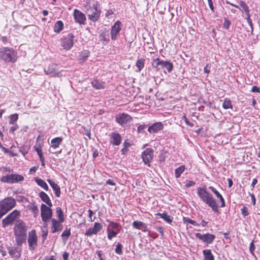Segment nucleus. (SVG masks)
Listing matches in <instances>:
<instances>
[{"instance_id": "nucleus-1", "label": "nucleus", "mask_w": 260, "mask_h": 260, "mask_svg": "<svg viewBox=\"0 0 260 260\" xmlns=\"http://www.w3.org/2000/svg\"><path fill=\"white\" fill-rule=\"evenodd\" d=\"M83 7L89 20L95 22L99 19L101 11L98 2L93 1L91 4L90 1L89 3L86 2Z\"/></svg>"}, {"instance_id": "nucleus-2", "label": "nucleus", "mask_w": 260, "mask_h": 260, "mask_svg": "<svg viewBox=\"0 0 260 260\" xmlns=\"http://www.w3.org/2000/svg\"><path fill=\"white\" fill-rule=\"evenodd\" d=\"M197 193L200 199L207 204L215 212H218V206L216 200L205 187H199L197 189Z\"/></svg>"}, {"instance_id": "nucleus-3", "label": "nucleus", "mask_w": 260, "mask_h": 260, "mask_svg": "<svg viewBox=\"0 0 260 260\" xmlns=\"http://www.w3.org/2000/svg\"><path fill=\"white\" fill-rule=\"evenodd\" d=\"M27 228L23 221H18L14 226V233L17 245L21 246L25 242L27 238Z\"/></svg>"}, {"instance_id": "nucleus-4", "label": "nucleus", "mask_w": 260, "mask_h": 260, "mask_svg": "<svg viewBox=\"0 0 260 260\" xmlns=\"http://www.w3.org/2000/svg\"><path fill=\"white\" fill-rule=\"evenodd\" d=\"M0 59L6 62L14 63L17 59V52L13 48H0Z\"/></svg>"}, {"instance_id": "nucleus-5", "label": "nucleus", "mask_w": 260, "mask_h": 260, "mask_svg": "<svg viewBox=\"0 0 260 260\" xmlns=\"http://www.w3.org/2000/svg\"><path fill=\"white\" fill-rule=\"evenodd\" d=\"M16 201L12 197H8L0 202V218L16 205Z\"/></svg>"}, {"instance_id": "nucleus-6", "label": "nucleus", "mask_w": 260, "mask_h": 260, "mask_svg": "<svg viewBox=\"0 0 260 260\" xmlns=\"http://www.w3.org/2000/svg\"><path fill=\"white\" fill-rule=\"evenodd\" d=\"M44 71L46 75L51 77L61 78L66 75L65 74H63V71H58V65L54 63L50 64L47 69H44Z\"/></svg>"}, {"instance_id": "nucleus-7", "label": "nucleus", "mask_w": 260, "mask_h": 260, "mask_svg": "<svg viewBox=\"0 0 260 260\" xmlns=\"http://www.w3.org/2000/svg\"><path fill=\"white\" fill-rule=\"evenodd\" d=\"M20 212L17 210L13 211L2 220V224L3 228L12 224L19 217Z\"/></svg>"}, {"instance_id": "nucleus-8", "label": "nucleus", "mask_w": 260, "mask_h": 260, "mask_svg": "<svg viewBox=\"0 0 260 260\" xmlns=\"http://www.w3.org/2000/svg\"><path fill=\"white\" fill-rule=\"evenodd\" d=\"M24 177L22 175L17 174H12L3 176L1 179V181L7 183H16L18 182L22 181Z\"/></svg>"}, {"instance_id": "nucleus-9", "label": "nucleus", "mask_w": 260, "mask_h": 260, "mask_svg": "<svg viewBox=\"0 0 260 260\" xmlns=\"http://www.w3.org/2000/svg\"><path fill=\"white\" fill-rule=\"evenodd\" d=\"M27 242L30 250H34L37 246L38 237L36 231L32 230L28 233Z\"/></svg>"}, {"instance_id": "nucleus-10", "label": "nucleus", "mask_w": 260, "mask_h": 260, "mask_svg": "<svg viewBox=\"0 0 260 260\" xmlns=\"http://www.w3.org/2000/svg\"><path fill=\"white\" fill-rule=\"evenodd\" d=\"M115 120L121 126L125 127L132 120V117L127 114L119 113L116 115Z\"/></svg>"}, {"instance_id": "nucleus-11", "label": "nucleus", "mask_w": 260, "mask_h": 260, "mask_svg": "<svg viewBox=\"0 0 260 260\" xmlns=\"http://www.w3.org/2000/svg\"><path fill=\"white\" fill-rule=\"evenodd\" d=\"M74 37L72 34L64 36L61 40V45L66 50H70L74 45Z\"/></svg>"}, {"instance_id": "nucleus-12", "label": "nucleus", "mask_w": 260, "mask_h": 260, "mask_svg": "<svg viewBox=\"0 0 260 260\" xmlns=\"http://www.w3.org/2000/svg\"><path fill=\"white\" fill-rule=\"evenodd\" d=\"M51 207L47 206L44 204L41 205V215L42 220H51V219H52L53 213Z\"/></svg>"}, {"instance_id": "nucleus-13", "label": "nucleus", "mask_w": 260, "mask_h": 260, "mask_svg": "<svg viewBox=\"0 0 260 260\" xmlns=\"http://www.w3.org/2000/svg\"><path fill=\"white\" fill-rule=\"evenodd\" d=\"M153 150L151 148H147L141 154V158L144 163L148 166H150V163L153 157Z\"/></svg>"}, {"instance_id": "nucleus-14", "label": "nucleus", "mask_w": 260, "mask_h": 260, "mask_svg": "<svg viewBox=\"0 0 260 260\" xmlns=\"http://www.w3.org/2000/svg\"><path fill=\"white\" fill-rule=\"evenodd\" d=\"M195 235L197 238L207 244H211L215 238V235L209 233L201 234V233H196Z\"/></svg>"}, {"instance_id": "nucleus-15", "label": "nucleus", "mask_w": 260, "mask_h": 260, "mask_svg": "<svg viewBox=\"0 0 260 260\" xmlns=\"http://www.w3.org/2000/svg\"><path fill=\"white\" fill-rule=\"evenodd\" d=\"M103 229V225L101 223L95 222L93 227L89 228L85 235L88 237H91L93 235H96Z\"/></svg>"}, {"instance_id": "nucleus-16", "label": "nucleus", "mask_w": 260, "mask_h": 260, "mask_svg": "<svg viewBox=\"0 0 260 260\" xmlns=\"http://www.w3.org/2000/svg\"><path fill=\"white\" fill-rule=\"evenodd\" d=\"M74 17L76 22L81 25L85 24L86 21V16L84 13L80 11L75 9L74 11Z\"/></svg>"}, {"instance_id": "nucleus-17", "label": "nucleus", "mask_w": 260, "mask_h": 260, "mask_svg": "<svg viewBox=\"0 0 260 260\" xmlns=\"http://www.w3.org/2000/svg\"><path fill=\"white\" fill-rule=\"evenodd\" d=\"M121 23L119 21H117L112 26L111 30V36L112 40H115L117 39V36L121 29Z\"/></svg>"}, {"instance_id": "nucleus-18", "label": "nucleus", "mask_w": 260, "mask_h": 260, "mask_svg": "<svg viewBox=\"0 0 260 260\" xmlns=\"http://www.w3.org/2000/svg\"><path fill=\"white\" fill-rule=\"evenodd\" d=\"M51 232L55 233L57 232L61 231L62 230V222L59 220H57L55 218H52L51 220Z\"/></svg>"}, {"instance_id": "nucleus-19", "label": "nucleus", "mask_w": 260, "mask_h": 260, "mask_svg": "<svg viewBox=\"0 0 260 260\" xmlns=\"http://www.w3.org/2000/svg\"><path fill=\"white\" fill-rule=\"evenodd\" d=\"M110 142L113 145L118 146L121 142V137L118 133L113 132L110 135Z\"/></svg>"}, {"instance_id": "nucleus-20", "label": "nucleus", "mask_w": 260, "mask_h": 260, "mask_svg": "<svg viewBox=\"0 0 260 260\" xmlns=\"http://www.w3.org/2000/svg\"><path fill=\"white\" fill-rule=\"evenodd\" d=\"M167 61H168L161 60L159 58H157L153 60L152 66L153 68L156 69L157 71H159L160 69L165 68Z\"/></svg>"}, {"instance_id": "nucleus-21", "label": "nucleus", "mask_w": 260, "mask_h": 260, "mask_svg": "<svg viewBox=\"0 0 260 260\" xmlns=\"http://www.w3.org/2000/svg\"><path fill=\"white\" fill-rule=\"evenodd\" d=\"M9 253L15 259L19 258L21 256V249L18 247H12L8 248Z\"/></svg>"}, {"instance_id": "nucleus-22", "label": "nucleus", "mask_w": 260, "mask_h": 260, "mask_svg": "<svg viewBox=\"0 0 260 260\" xmlns=\"http://www.w3.org/2000/svg\"><path fill=\"white\" fill-rule=\"evenodd\" d=\"M164 128V125L161 122H157L153 123L149 126L148 128V131L150 133H156L159 131H161Z\"/></svg>"}, {"instance_id": "nucleus-23", "label": "nucleus", "mask_w": 260, "mask_h": 260, "mask_svg": "<svg viewBox=\"0 0 260 260\" xmlns=\"http://www.w3.org/2000/svg\"><path fill=\"white\" fill-rule=\"evenodd\" d=\"M39 197L41 199V200L45 202L48 206L50 207L52 206V202L47 193H46L44 191H41L39 193Z\"/></svg>"}, {"instance_id": "nucleus-24", "label": "nucleus", "mask_w": 260, "mask_h": 260, "mask_svg": "<svg viewBox=\"0 0 260 260\" xmlns=\"http://www.w3.org/2000/svg\"><path fill=\"white\" fill-rule=\"evenodd\" d=\"M93 87L96 89H103L105 87V83L99 80L94 79L91 82Z\"/></svg>"}, {"instance_id": "nucleus-25", "label": "nucleus", "mask_w": 260, "mask_h": 260, "mask_svg": "<svg viewBox=\"0 0 260 260\" xmlns=\"http://www.w3.org/2000/svg\"><path fill=\"white\" fill-rule=\"evenodd\" d=\"M62 142V138L61 137H56L53 138L51 141V147L53 149L57 148Z\"/></svg>"}, {"instance_id": "nucleus-26", "label": "nucleus", "mask_w": 260, "mask_h": 260, "mask_svg": "<svg viewBox=\"0 0 260 260\" xmlns=\"http://www.w3.org/2000/svg\"><path fill=\"white\" fill-rule=\"evenodd\" d=\"M156 215L159 216L160 218H162L165 221L168 223H171L173 220V217L170 215H168L167 213L164 212V213H158L155 214Z\"/></svg>"}, {"instance_id": "nucleus-27", "label": "nucleus", "mask_w": 260, "mask_h": 260, "mask_svg": "<svg viewBox=\"0 0 260 260\" xmlns=\"http://www.w3.org/2000/svg\"><path fill=\"white\" fill-rule=\"evenodd\" d=\"M89 54L90 52L88 50H85L81 51L79 55V60L82 62L85 61Z\"/></svg>"}, {"instance_id": "nucleus-28", "label": "nucleus", "mask_w": 260, "mask_h": 260, "mask_svg": "<svg viewBox=\"0 0 260 260\" xmlns=\"http://www.w3.org/2000/svg\"><path fill=\"white\" fill-rule=\"evenodd\" d=\"M203 253L204 257V260H214V257L212 254L210 249H205L203 251Z\"/></svg>"}, {"instance_id": "nucleus-29", "label": "nucleus", "mask_w": 260, "mask_h": 260, "mask_svg": "<svg viewBox=\"0 0 260 260\" xmlns=\"http://www.w3.org/2000/svg\"><path fill=\"white\" fill-rule=\"evenodd\" d=\"M35 180L37 184L43 188L44 190L47 191L49 189L48 185L43 179L39 178H36Z\"/></svg>"}, {"instance_id": "nucleus-30", "label": "nucleus", "mask_w": 260, "mask_h": 260, "mask_svg": "<svg viewBox=\"0 0 260 260\" xmlns=\"http://www.w3.org/2000/svg\"><path fill=\"white\" fill-rule=\"evenodd\" d=\"M107 221L109 222V225L107 228H109V229H111V230L119 232L120 226L118 223L108 220H107Z\"/></svg>"}, {"instance_id": "nucleus-31", "label": "nucleus", "mask_w": 260, "mask_h": 260, "mask_svg": "<svg viewBox=\"0 0 260 260\" xmlns=\"http://www.w3.org/2000/svg\"><path fill=\"white\" fill-rule=\"evenodd\" d=\"M63 28V24L61 21H57L54 24V31L55 32H59Z\"/></svg>"}, {"instance_id": "nucleus-32", "label": "nucleus", "mask_w": 260, "mask_h": 260, "mask_svg": "<svg viewBox=\"0 0 260 260\" xmlns=\"http://www.w3.org/2000/svg\"><path fill=\"white\" fill-rule=\"evenodd\" d=\"M132 225L134 229L138 230H141L143 228H145V223L139 220L134 221Z\"/></svg>"}, {"instance_id": "nucleus-33", "label": "nucleus", "mask_w": 260, "mask_h": 260, "mask_svg": "<svg viewBox=\"0 0 260 260\" xmlns=\"http://www.w3.org/2000/svg\"><path fill=\"white\" fill-rule=\"evenodd\" d=\"M144 62L145 59L143 58L139 59L137 61L136 66L137 68V70L136 71L137 72H140L144 68Z\"/></svg>"}, {"instance_id": "nucleus-34", "label": "nucleus", "mask_w": 260, "mask_h": 260, "mask_svg": "<svg viewBox=\"0 0 260 260\" xmlns=\"http://www.w3.org/2000/svg\"><path fill=\"white\" fill-rule=\"evenodd\" d=\"M185 167L184 165L181 166L175 170V177L178 178L180 177L181 174L184 171Z\"/></svg>"}, {"instance_id": "nucleus-35", "label": "nucleus", "mask_w": 260, "mask_h": 260, "mask_svg": "<svg viewBox=\"0 0 260 260\" xmlns=\"http://www.w3.org/2000/svg\"><path fill=\"white\" fill-rule=\"evenodd\" d=\"M56 213L57 217L58 218V220L61 221H64V218L63 212L62 211L60 207H57L56 208Z\"/></svg>"}, {"instance_id": "nucleus-36", "label": "nucleus", "mask_w": 260, "mask_h": 260, "mask_svg": "<svg viewBox=\"0 0 260 260\" xmlns=\"http://www.w3.org/2000/svg\"><path fill=\"white\" fill-rule=\"evenodd\" d=\"M107 237L109 240H111L113 238L117 236L118 233L119 232L118 231L111 230V229H109V228H107Z\"/></svg>"}, {"instance_id": "nucleus-37", "label": "nucleus", "mask_w": 260, "mask_h": 260, "mask_svg": "<svg viewBox=\"0 0 260 260\" xmlns=\"http://www.w3.org/2000/svg\"><path fill=\"white\" fill-rule=\"evenodd\" d=\"M183 222L184 223L186 224H187L188 223H190L194 226H200V224L198 223L196 221L193 220L188 217H184L183 218Z\"/></svg>"}, {"instance_id": "nucleus-38", "label": "nucleus", "mask_w": 260, "mask_h": 260, "mask_svg": "<svg viewBox=\"0 0 260 260\" xmlns=\"http://www.w3.org/2000/svg\"><path fill=\"white\" fill-rule=\"evenodd\" d=\"M222 107L224 109H232L233 106L231 100L228 99H225L222 104Z\"/></svg>"}, {"instance_id": "nucleus-39", "label": "nucleus", "mask_w": 260, "mask_h": 260, "mask_svg": "<svg viewBox=\"0 0 260 260\" xmlns=\"http://www.w3.org/2000/svg\"><path fill=\"white\" fill-rule=\"evenodd\" d=\"M71 235V230L70 229H66L61 234L62 240L66 241Z\"/></svg>"}, {"instance_id": "nucleus-40", "label": "nucleus", "mask_w": 260, "mask_h": 260, "mask_svg": "<svg viewBox=\"0 0 260 260\" xmlns=\"http://www.w3.org/2000/svg\"><path fill=\"white\" fill-rule=\"evenodd\" d=\"M31 212L33 213L35 217H36L39 214V209L35 204L32 205L30 208Z\"/></svg>"}, {"instance_id": "nucleus-41", "label": "nucleus", "mask_w": 260, "mask_h": 260, "mask_svg": "<svg viewBox=\"0 0 260 260\" xmlns=\"http://www.w3.org/2000/svg\"><path fill=\"white\" fill-rule=\"evenodd\" d=\"M18 115L16 113L11 115L10 117L9 124H14V123L18 120Z\"/></svg>"}, {"instance_id": "nucleus-42", "label": "nucleus", "mask_w": 260, "mask_h": 260, "mask_svg": "<svg viewBox=\"0 0 260 260\" xmlns=\"http://www.w3.org/2000/svg\"><path fill=\"white\" fill-rule=\"evenodd\" d=\"M240 6L243 9V11H244V12H245L246 16L250 15L249 8L245 3L242 2L240 4Z\"/></svg>"}, {"instance_id": "nucleus-43", "label": "nucleus", "mask_w": 260, "mask_h": 260, "mask_svg": "<svg viewBox=\"0 0 260 260\" xmlns=\"http://www.w3.org/2000/svg\"><path fill=\"white\" fill-rule=\"evenodd\" d=\"M54 193L57 197H59L60 195V187L56 184L54 187H52Z\"/></svg>"}, {"instance_id": "nucleus-44", "label": "nucleus", "mask_w": 260, "mask_h": 260, "mask_svg": "<svg viewBox=\"0 0 260 260\" xmlns=\"http://www.w3.org/2000/svg\"><path fill=\"white\" fill-rule=\"evenodd\" d=\"M165 68L167 70L168 72H171L173 69V65L172 62L168 61Z\"/></svg>"}, {"instance_id": "nucleus-45", "label": "nucleus", "mask_w": 260, "mask_h": 260, "mask_svg": "<svg viewBox=\"0 0 260 260\" xmlns=\"http://www.w3.org/2000/svg\"><path fill=\"white\" fill-rule=\"evenodd\" d=\"M122 245L121 244H120L119 243H118L116 245V247L115 249V252L119 255L121 254L122 253Z\"/></svg>"}, {"instance_id": "nucleus-46", "label": "nucleus", "mask_w": 260, "mask_h": 260, "mask_svg": "<svg viewBox=\"0 0 260 260\" xmlns=\"http://www.w3.org/2000/svg\"><path fill=\"white\" fill-rule=\"evenodd\" d=\"M88 212L89 213V214H88L89 221H90L91 222H93L95 219V217L93 216V212L91 210L89 209L88 210Z\"/></svg>"}, {"instance_id": "nucleus-47", "label": "nucleus", "mask_w": 260, "mask_h": 260, "mask_svg": "<svg viewBox=\"0 0 260 260\" xmlns=\"http://www.w3.org/2000/svg\"><path fill=\"white\" fill-rule=\"evenodd\" d=\"M185 186L186 187H190L191 186H193L195 185L196 183L195 182L191 181V180H186L184 182Z\"/></svg>"}, {"instance_id": "nucleus-48", "label": "nucleus", "mask_w": 260, "mask_h": 260, "mask_svg": "<svg viewBox=\"0 0 260 260\" xmlns=\"http://www.w3.org/2000/svg\"><path fill=\"white\" fill-rule=\"evenodd\" d=\"M230 24L231 21L229 19L224 18V23L223 24V27L224 28L228 29L229 28Z\"/></svg>"}, {"instance_id": "nucleus-49", "label": "nucleus", "mask_w": 260, "mask_h": 260, "mask_svg": "<svg viewBox=\"0 0 260 260\" xmlns=\"http://www.w3.org/2000/svg\"><path fill=\"white\" fill-rule=\"evenodd\" d=\"M254 240H253L251 243L250 244V246H249V250H250V252L252 254V255H254V250H255V245L254 244Z\"/></svg>"}, {"instance_id": "nucleus-50", "label": "nucleus", "mask_w": 260, "mask_h": 260, "mask_svg": "<svg viewBox=\"0 0 260 260\" xmlns=\"http://www.w3.org/2000/svg\"><path fill=\"white\" fill-rule=\"evenodd\" d=\"M246 19L249 25L250 26L251 32H252L253 31V25H252V20L250 19V15L246 16Z\"/></svg>"}, {"instance_id": "nucleus-51", "label": "nucleus", "mask_w": 260, "mask_h": 260, "mask_svg": "<svg viewBox=\"0 0 260 260\" xmlns=\"http://www.w3.org/2000/svg\"><path fill=\"white\" fill-rule=\"evenodd\" d=\"M246 19L249 25L250 26L251 32H252L253 31V25H252V20L250 19V15L246 16Z\"/></svg>"}, {"instance_id": "nucleus-52", "label": "nucleus", "mask_w": 260, "mask_h": 260, "mask_svg": "<svg viewBox=\"0 0 260 260\" xmlns=\"http://www.w3.org/2000/svg\"><path fill=\"white\" fill-rule=\"evenodd\" d=\"M18 125L17 124H15L10 128L9 132L10 133L14 134V132L18 129Z\"/></svg>"}, {"instance_id": "nucleus-53", "label": "nucleus", "mask_w": 260, "mask_h": 260, "mask_svg": "<svg viewBox=\"0 0 260 260\" xmlns=\"http://www.w3.org/2000/svg\"><path fill=\"white\" fill-rule=\"evenodd\" d=\"M241 212H242V215L244 216V217H246V216H247L249 214L248 212V209L246 207L244 206L243 207L242 209H241Z\"/></svg>"}, {"instance_id": "nucleus-54", "label": "nucleus", "mask_w": 260, "mask_h": 260, "mask_svg": "<svg viewBox=\"0 0 260 260\" xmlns=\"http://www.w3.org/2000/svg\"><path fill=\"white\" fill-rule=\"evenodd\" d=\"M42 144H41V143H38V144H37L34 148H35V150L36 151H37V152H40L41 151H42Z\"/></svg>"}, {"instance_id": "nucleus-55", "label": "nucleus", "mask_w": 260, "mask_h": 260, "mask_svg": "<svg viewBox=\"0 0 260 260\" xmlns=\"http://www.w3.org/2000/svg\"><path fill=\"white\" fill-rule=\"evenodd\" d=\"M156 230L160 234L161 237L164 236V229L162 227L159 226L156 228Z\"/></svg>"}, {"instance_id": "nucleus-56", "label": "nucleus", "mask_w": 260, "mask_h": 260, "mask_svg": "<svg viewBox=\"0 0 260 260\" xmlns=\"http://www.w3.org/2000/svg\"><path fill=\"white\" fill-rule=\"evenodd\" d=\"M208 5H209V6L211 10L212 11V12H214V7H213V4L212 0H208Z\"/></svg>"}, {"instance_id": "nucleus-57", "label": "nucleus", "mask_w": 260, "mask_h": 260, "mask_svg": "<svg viewBox=\"0 0 260 260\" xmlns=\"http://www.w3.org/2000/svg\"><path fill=\"white\" fill-rule=\"evenodd\" d=\"M218 199H219V201L221 203L220 207L222 208L225 207V202L222 196H220V197H219Z\"/></svg>"}, {"instance_id": "nucleus-58", "label": "nucleus", "mask_w": 260, "mask_h": 260, "mask_svg": "<svg viewBox=\"0 0 260 260\" xmlns=\"http://www.w3.org/2000/svg\"><path fill=\"white\" fill-rule=\"evenodd\" d=\"M43 234H42V239H43V241L44 242L47 238V235H48V231L47 230H46V231H43Z\"/></svg>"}, {"instance_id": "nucleus-59", "label": "nucleus", "mask_w": 260, "mask_h": 260, "mask_svg": "<svg viewBox=\"0 0 260 260\" xmlns=\"http://www.w3.org/2000/svg\"><path fill=\"white\" fill-rule=\"evenodd\" d=\"M210 67L209 64H207L204 68V71L206 73H209L210 72Z\"/></svg>"}, {"instance_id": "nucleus-60", "label": "nucleus", "mask_w": 260, "mask_h": 260, "mask_svg": "<svg viewBox=\"0 0 260 260\" xmlns=\"http://www.w3.org/2000/svg\"><path fill=\"white\" fill-rule=\"evenodd\" d=\"M0 252L2 254L3 256H5L7 254V251L5 250L4 248L0 246Z\"/></svg>"}, {"instance_id": "nucleus-61", "label": "nucleus", "mask_w": 260, "mask_h": 260, "mask_svg": "<svg viewBox=\"0 0 260 260\" xmlns=\"http://www.w3.org/2000/svg\"><path fill=\"white\" fill-rule=\"evenodd\" d=\"M251 91L252 92H259V89L257 86H253L251 89Z\"/></svg>"}, {"instance_id": "nucleus-62", "label": "nucleus", "mask_w": 260, "mask_h": 260, "mask_svg": "<svg viewBox=\"0 0 260 260\" xmlns=\"http://www.w3.org/2000/svg\"><path fill=\"white\" fill-rule=\"evenodd\" d=\"M47 182L49 183L51 187H54L55 185L57 184L53 180L50 179H48Z\"/></svg>"}, {"instance_id": "nucleus-63", "label": "nucleus", "mask_w": 260, "mask_h": 260, "mask_svg": "<svg viewBox=\"0 0 260 260\" xmlns=\"http://www.w3.org/2000/svg\"><path fill=\"white\" fill-rule=\"evenodd\" d=\"M184 121H185L186 124L187 125H189V126H193V124L192 123L190 122L189 121V120H188V119L186 117H184Z\"/></svg>"}, {"instance_id": "nucleus-64", "label": "nucleus", "mask_w": 260, "mask_h": 260, "mask_svg": "<svg viewBox=\"0 0 260 260\" xmlns=\"http://www.w3.org/2000/svg\"><path fill=\"white\" fill-rule=\"evenodd\" d=\"M250 196L251 198V202L252 203V204L253 205H255V202H256V199L255 198L254 195L253 193H252V194H250Z\"/></svg>"}]
</instances>
